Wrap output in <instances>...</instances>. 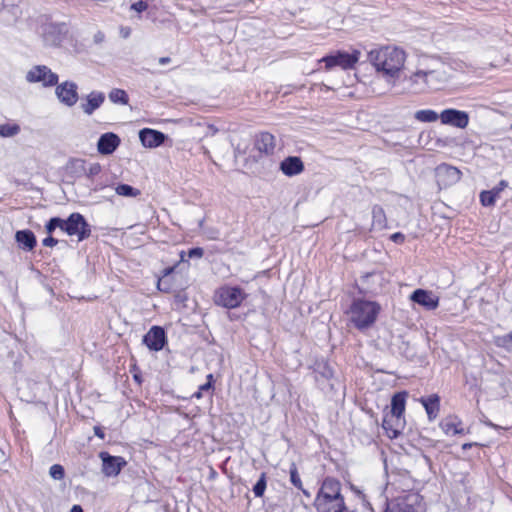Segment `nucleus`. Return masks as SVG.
Wrapping results in <instances>:
<instances>
[{
	"instance_id": "f257e3e1",
	"label": "nucleus",
	"mask_w": 512,
	"mask_h": 512,
	"mask_svg": "<svg viewBox=\"0 0 512 512\" xmlns=\"http://www.w3.org/2000/svg\"><path fill=\"white\" fill-rule=\"evenodd\" d=\"M406 52L393 45H384L368 52V60L377 73L386 79H397L404 69Z\"/></svg>"
},
{
	"instance_id": "f03ea898",
	"label": "nucleus",
	"mask_w": 512,
	"mask_h": 512,
	"mask_svg": "<svg viewBox=\"0 0 512 512\" xmlns=\"http://www.w3.org/2000/svg\"><path fill=\"white\" fill-rule=\"evenodd\" d=\"M381 312V305L376 301L358 298L352 301L349 309L350 320L358 330L371 327Z\"/></svg>"
},
{
	"instance_id": "7ed1b4c3",
	"label": "nucleus",
	"mask_w": 512,
	"mask_h": 512,
	"mask_svg": "<svg viewBox=\"0 0 512 512\" xmlns=\"http://www.w3.org/2000/svg\"><path fill=\"white\" fill-rule=\"evenodd\" d=\"M248 294L238 285L224 284L215 289L213 303L228 310L237 309L247 300Z\"/></svg>"
},
{
	"instance_id": "20e7f679",
	"label": "nucleus",
	"mask_w": 512,
	"mask_h": 512,
	"mask_svg": "<svg viewBox=\"0 0 512 512\" xmlns=\"http://www.w3.org/2000/svg\"><path fill=\"white\" fill-rule=\"evenodd\" d=\"M360 57L361 51L358 49H352L351 52L337 50L322 57L319 60V63H324V69L326 71H330L335 67H339L342 70L347 71L355 69Z\"/></svg>"
},
{
	"instance_id": "39448f33",
	"label": "nucleus",
	"mask_w": 512,
	"mask_h": 512,
	"mask_svg": "<svg viewBox=\"0 0 512 512\" xmlns=\"http://www.w3.org/2000/svg\"><path fill=\"white\" fill-rule=\"evenodd\" d=\"M184 256L185 252L181 251L180 260L177 261L174 265L166 267L161 271V275L158 276L156 282V288L159 292L170 294L188 282L183 275L176 273L177 267L182 261H184Z\"/></svg>"
},
{
	"instance_id": "423d86ee",
	"label": "nucleus",
	"mask_w": 512,
	"mask_h": 512,
	"mask_svg": "<svg viewBox=\"0 0 512 512\" xmlns=\"http://www.w3.org/2000/svg\"><path fill=\"white\" fill-rule=\"evenodd\" d=\"M276 149L275 136L267 131H261L255 134L253 138V151L256 154L251 155L255 162L274 155Z\"/></svg>"
},
{
	"instance_id": "0eeeda50",
	"label": "nucleus",
	"mask_w": 512,
	"mask_h": 512,
	"mask_svg": "<svg viewBox=\"0 0 512 512\" xmlns=\"http://www.w3.org/2000/svg\"><path fill=\"white\" fill-rule=\"evenodd\" d=\"M423 498L420 494L409 492L397 497L385 512H424Z\"/></svg>"
},
{
	"instance_id": "6e6552de",
	"label": "nucleus",
	"mask_w": 512,
	"mask_h": 512,
	"mask_svg": "<svg viewBox=\"0 0 512 512\" xmlns=\"http://www.w3.org/2000/svg\"><path fill=\"white\" fill-rule=\"evenodd\" d=\"M65 229L67 235L77 236L78 241H83L91 235L90 225L87 223L84 216L78 212L69 215Z\"/></svg>"
},
{
	"instance_id": "1a4fd4ad",
	"label": "nucleus",
	"mask_w": 512,
	"mask_h": 512,
	"mask_svg": "<svg viewBox=\"0 0 512 512\" xmlns=\"http://www.w3.org/2000/svg\"><path fill=\"white\" fill-rule=\"evenodd\" d=\"M26 80L30 83L41 82L43 86L51 87L58 83V75L45 65H37L28 71Z\"/></svg>"
},
{
	"instance_id": "9d476101",
	"label": "nucleus",
	"mask_w": 512,
	"mask_h": 512,
	"mask_svg": "<svg viewBox=\"0 0 512 512\" xmlns=\"http://www.w3.org/2000/svg\"><path fill=\"white\" fill-rule=\"evenodd\" d=\"M99 458L102 461V473L106 477L118 476L121 470L127 465V461L124 457L112 456L106 451L100 452Z\"/></svg>"
},
{
	"instance_id": "9b49d317",
	"label": "nucleus",
	"mask_w": 512,
	"mask_h": 512,
	"mask_svg": "<svg viewBox=\"0 0 512 512\" xmlns=\"http://www.w3.org/2000/svg\"><path fill=\"white\" fill-rule=\"evenodd\" d=\"M469 114L465 111L448 108L440 113V121L444 125H451L459 129H465L469 125Z\"/></svg>"
},
{
	"instance_id": "f8f14e48",
	"label": "nucleus",
	"mask_w": 512,
	"mask_h": 512,
	"mask_svg": "<svg viewBox=\"0 0 512 512\" xmlns=\"http://www.w3.org/2000/svg\"><path fill=\"white\" fill-rule=\"evenodd\" d=\"M143 343L151 351H160L167 343V337L161 326H152L143 337Z\"/></svg>"
},
{
	"instance_id": "ddd939ff",
	"label": "nucleus",
	"mask_w": 512,
	"mask_h": 512,
	"mask_svg": "<svg viewBox=\"0 0 512 512\" xmlns=\"http://www.w3.org/2000/svg\"><path fill=\"white\" fill-rule=\"evenodd\" d=\"M439 427L443 433L448 436L465 435L470 433V430L465 428L462 419L456 414L447 415L439 423Z\"/></svg>"
},
{
	"instance_id": "4468645a",
	"label": "nucleus",
	"mask_w": 512,
	"mask_h": 512,
	"mask_svg": "<svg viewBox=\"0 0 512 512\" xmlns=\"http://www.w3.org/2000/svg\"><path fill=\"white\" fill-rule=\"evenodd\" d=\"M56 95L63 104L71 107L78 101L77 85L74 82L65 81L57 85Z\"/></svg>"
},
{
	"instance_id": "2eb2a0df",
	"label": "nucleus",
	"mask_w": 512,
	"mask_h": 512,
	"mask_svg": "<svg viewBox=\"0 0 512 512\" xmlns=\"http://www.w3.org/2000/svg\"><path fill=\"white\" fill-rule=\"evenodd\" d=\"M404 426L405 418L384 414L382 428L389 439H396L401 434Z\"/></svg>"
},
{
	"instance_id": "dca6fc26",
	"label": "nucleus",
	"mask_w": 512,
	"mask_h": 512,
	"mask_svg": "<svg viewBox=\"0 0 512 512\" xmlns=\"http://www.w3.org/2000/svg\"><path fill=\"white\" fill-rule=\"evenodd\" d=\"M410 299L428 310H434L439 306V298L431 291L424 289H416Z\"/></svg>"
},
{
	"instance_id": "f3484780",
	"label": "nucleus",
	"mask_w": 512,
	"mask_h": 512,
	"mask_svg": "<svg viewBox=\"0 0 512 512\" xmlns=\"http://www.w3.org/2000/svg\"><path fill=\"white\" fill-rule=\"evenodd\" d=\"M305 169L304 162L298 156H288L280 163L281 172L288 177L301 174Z\"/></svg>"
},
{
	"instance_id": "a211bd4d",
	"label": "nucleus",
	"mask_w": 512,
	"mask_h": 512,
	"mask_svg": "<svg viewBox=\"0 0 512 512\" xmlns=\"http://www.w3.org/2000/svg\"><path fill=\"white\" fill-rule=\"evenodd\" d=\"M120 145V138L118 135L112 132L104 133L100 136L97 148L100 154L110 155Z\"/></svg>"
},
{
	"instance_id": "6ab92c4d",
	"label": "nucleus",
	"mask_w": 512,
	"mask_h": 512,
	"mask_svg": "<svg viewBox=\"0 0 512 512\" xmlns=\"http://www.w3.org/2000/svg\"><path fill=\"white\" fill-rule=\"evenodd\" d=\"M139 137L143 146L148 148L158 147L165 141L164 133L149 128L142 129L139 133Z\"/></svg>"
},
{
	"instance_id": "aec40b11",
	"label": "nucleus",
	"mask_w": 512,
	"mask_h": 512,
	"mask_svg": "<svg viewBox=\"0 0 512 512\" xmlns=\"http://www.w3.org/2000/svg\"><path fill=\"white\" fill-rule=\"evenodd\" d=\"M440 401V396L436 393L419 399V402L424 407L430 421H434L438 417L440 412Z\"/></svg>"
},
{
	"instance_id": "412c9836",
	"label": "nucleus",
	"mask_w": 512,
	"mask_h": 512,
	"mask_svg": "<svg viewBox=\"0 0 512 512\" xmlns=\"http://www.w3.org/2000/svg\"><path fill=\"white\" fill-rule=\"evenodd\" d=\"M341 483L338 479L333 477H326L315 498L329 497V496H340Z\"/></svg>"
},
{
	"instance_id": "4be33fe9",
	"label": "nucleus",
	"mask_w": 512,
	"mask_h": 512,
	"mask_svg": "<svg viewBox=\"0 0 512 512\" xmlns=\"http://www.w3.org/2000/svg\"><path fill=\"white\" fill-rule=\"evenodd\" d=\"M407 398L408 392L405 390L395 393L391 398V410L388 414L405 418Z\"/></svg>"
},
{
	"instance_id": "5701e85b",
	"label": "nucleus",
	"mask_w": 512,
	"mask_h": 512,
	"mask_svg": "<svg viewBox=\"0 0 512 512\" xmlns=\"http://www.w3.org/2000/svg\"><path fill=\"white\" fill-rule=\"evenodd\" d=\"M105 100V95L102 92L92 91L86 97V102L81 104L82 110L91 115L96 109H98Z\"/></svg>"
},
{
	"instance_id": "b1692460",
	"label": "nucleus",
	"mask_w": 512,
	"mask_h": 512,
	"mask_svg": "<svg viewBox=\"0 0 512 512\" xmlns=\"http://www.w3.org/2000/svg\"><path fill=\"white\" fill-rule=\"evenodd\" d=\"M17 243L25 250L32 251L36 245L37 240L34 233L31 230H19L15 234Z\"/></svg>"
},
{
	"instance_id": "393cba45",
	"label": "nucleus",
	"mask_w": 512,
	"mask_h": 512,
	"mask_svg": "<svg viewBox=\"0 0 512 512\" xmlns=\"http://www.w3.org/2000/svg\"><path fill=\"white\" fill-rule=\"evenodd\" d=\"M189 287V283L187 282L183 286L173 291L171 294L173 295V301L177 308H185L187 306V301L189 299L187 289Z\"/></svg>"
},
{
	"instance_id": "a878e982",
	"label": "nucleus",
	"mask_w": 512,
	"mask_h": 512,
	"mask_svg": "<svg viewBox=\"0 0 512 512\" xmlns=\"http://www.w3.org/2000/svg\"><path fill=\"white\" fill-rule=\"evenodd\" d=\"M499 198L500 196L497 194V191L493 189L483 190L479 194V201L484 207H493Z\"/></svg>"
},
{
	"instance_id": "bb28decb",
	"label": "nucleus",
	"mask_w": 512,
	"mask_h": 512,
	"mask_svg": "<svg viewBox=\"0 0 512 512\" xmlns=\"http://www.w3.org/2000/svg\"><path fill=\"white\" fill-rule=\"evenodd\" d=\"M315 371L326 380L334 377V370L327 360L317 361L315 363Z\"/></svg>"
},
{
	"instance_id": "cd10ccee",
	"label": "nucleus",
	"mask_w": 512,
	"mask_h": 512,
	"mask_svg": "<svg viewBox=\"0 0 512 512\" xmlns=\"http://www.w3.org/2000/svg\"><path fill=\"white\" fill-rule=\"evenodd\" d=\"M109 99L115 104L127 105L129 102L128 94L125 90L114 88L109 93Z\"/></svg>"
},
{
	"instance_id": "c85d7f7f",
	"label": "nucleus",
	"mask_w": 512,
	"mask_h": 512,
	"mask_svg": "<svg viewBox=\"0 0 512 512\" xmlns=\"http://www.w3.org/2000/svg\"><path fill=\"white\" fill-rule=\"evenodd\" d=\"M116 194L124 197H138L141 191L128 184H118L115 188Z\"/></svg>"
},
{
	"instance_id": "c756f323",
	"label": "nucleus",
	"mask_w": 512,
	"mask_h": 512,
	"mask_svg": "<svg viewBox=\"0 0 512 512\" xmlns=\"http://www.w3.org/2000/svg\"><path fill=\"white\" fill-rule=\"evenodd\" d=\"M415 118L420 122H435L440 119V114L438 115L434 110L424 109L419 110L415 113Z\"/></svg>"
},
{
	"instance_id": "7c9ffc66",
	"label": "nucleus",
	"mask_w": 512,
	"mask_h": 512,
	"mask_svg": "<svg viewBox=\"0 0 512 512\" xmlns=\"http://www.w3.org/2000/svg\"><path fill=\"white\" fill-rule=\"evenodd\" d=\"M494 343L497 347L504 349L512 355V331L508 334L496 337Z\"/></svg>"
},
{
	"instance_id": "2f4dec72",
	"label": "nucleus",
	"mask_w": 512,
	"mask_h": 512,
	"mask_svg": "<svg viewBox=\"0 0 512 512\" xmlns=\"http://www.w3.org/2000/svg\"><path fill=\"white\" fill-rule=\"evenodd\" d=\"M373 223L377 224L379 228H387V218L384 209L380 206H375L372 210Z\"/></svg>"
},
{
	"instance_id": "473e14b6",
	"label": "nucleus",
	"mask_w": 512,
	"mask_h": 512,
	"mask_svg": "<svg viewBox=\"0 0 512 512\" xmlns=\"http://www.w3.org/2000/svg\"><path fill=\"white\" fill-rule=\"evenodd\" d=\"M20 125L17 123H4L0 124V136L1 137H13L20 132Z\"/></svg>"
},
{
	"instance_id": "72a5a7b5",
	"label": "nucleus",
	"mask_w": 512,
	"mask_h": 512,
	"mask_svg": "<svg viewBox=\"0 0 512 512\" xmlns=\"http://www.w3.org/2000/svg\"><path fill=\"white\" fill-rule=\"evenodd\" d=\"M267 481H266V473H262L259 480L253 487V492L256 497H262L266 490Z\"/></svg>"
},
{
	"instance_id": "f704fd0d",
	"label": "nucleus",
	"mask_w": 512,
	"mask_h": 512,
	"mask_svg": "<svg viewBox=\"0 0 512 512\" xmlns=\"http://www.w3.org/2000/svg\"><path fill=\"white\" fill-rule=\"evenodd\" d=\"M290 481L296 488L303 490V484L295 465L290 468Z\"/></svg>"
},
{
	"instance_id": "c9c22d12",
	"label": "nucleus",
	"mask_w": 512,
	"mask_h": 512,
	"mask_svg": "<svg viewBox=\"0 0 512 512\" xmlns=\"http://www.w3.org/2000/svg\"><path fill=\"white\" fill-rule=\"evenodd\" d=\"M50 476L55 480H62L65 476V470L62 465L54 464L49 470Z\"/></svg>"
},
{
	"instance_id": "e433bc0d",
	"label": "nucleus",
	"mask_w": 512,
	"mask_h": 512,
	"mask_svg": "<svg viewBox=\"0 0 512 512\" xmlns=\"http://www.w3.org/2000/svg\"><path fill=\"white\" fill-rule=\"evenodd\" d=\"M101 165L99 163L91 164L88 169L85 171L86 177L89 179H93L96 175L101 172Z\"/></svg>"
},
{
	"instance_id": "4c0bfd02",
	"label": "nucleus",
	"mask_w": 512,
	"mask_h": 512,
	"mask_svg": "<svg viewBox=\"0 0 512 512\" xmlns=\"http://www.w3.org/2000/svg\"><path fill=\"white\" fill-rule=\"evenodd\" d=\"M130 372L132 373L133 375V380L138 384V385H142L143 383V378H142V374H141V371H140V368L138 367V365L136 363L132 364L130 366Z\"/></svg>"
},
{
	"instance_id": "58836bf2",
	"label": "nucleus",
	"mask_w": 512,
	"mask_h": 512,
	"mask_svg": "<svg viewBox=\"0 0 512 512\" xmlns=\"http://www.w3.org/2000/svg\"><path fill=\"white\" fill-rule=\"evenodd\" d=\"M490 442H487V443H480V442H467V443H464L462 444V450H467V449H470L472 447H480V448H486V447H489L490 446Z\"/></svg>"
},
{
	"instance_id": "ea45409f",
	"label": "nucleus",
	"mask_w": 512,
	"mask_h": 512,
	"mask_svg": "<svg viewBox=\"0 0 512 512\" xmlns=\"http://www.w3.org/2000/svg\"><path fill=\"white\" fill-rule=\"evenodd\" d=\"M147 8H148V4H147V2H145L143 0L135 2L131 5V9L135 10L138 13H141V12L147 10Z\"/></svg>"
},
{
	"instance_id": "a19ab883",
	"label": "nucleus",
	"mask_w": 512,
	"mask_h": 512,
	"mask_svg": "<svg viewBox=\"0 0 512 512\" xmlns=\"http://www.w3.org/2000/svg\"><path fill=\"white\" fill-rule=\"evenodd\" d=\"M405 235L401 232H395L390 235V240L396 244H403L405 242Z\"/></svg>"
},
{
	"instance_id": "79ce46f5",
	"label": "nucleus",
	"mask_w": 512,
	"mask_h": 512,
	"mask_svg": "<svg viewBox=\"0 0 512 512\" xmlns=\"http://www.w3.org/2000/svg\"><path fill=\"white\" fill-rule=\"evenodd\" d=\"M209 390H211L209 383L202 384V385L199 386L198 391H196L193 394V397H195L196 399H200L202 397V395H203V392L209 391Z\"/></svg>"
},
{
	"instance_id": "37998d69",
	"label": "nucleus",
	"mask_w": 512,
	"mask_h": 512,
	"mask_svg": "<svg viewBox=\"0 0 512 512\" xmlns=\"http://www.w3.org/2000/svg\"><path fill=\"white\" fill-rule=\"evenodd\" d=\"M42 244L45 247H54L58 244V239L54 238L53 236L49 235L48 237L44 238L42 240Z\"/></svg>"
},
{
	"instance_id": "c03bdc74",
	"label": "nucleus",
	"mask_w": 512,
	"mask_h": 512,
	"mask_svg": "<svg viewBox=\"0 0 512 512\" xmlns=\"http://www.w3.org/2000/svg\"><path fill=\"white\" fill-rule=\"evenodd\" d=\"M56 229V222L54 221V218H51L46 224H45V231L52 236V233Z\"/></svg>"
},
{
	"instance_id": "a18cd8bd",
	"label": "nucleus",
	"mask_w": 512,
	"mask_h": 512,
	"mask_svg": "<svg viewBox=\"0 0 512 512\" xmlns=\"http://www.w3.org/2000/svg\"><path fill=\"white\" fill-rule=\"evenodd\" d=\"M508 187V182L506 180H501L495 187L492 189L497 191V194L500 196L501 192Z\"/></svg>"
},
{
	"instance_id": "49530a36",
	"label": "nucleus",
	"mask_w": 512,
	"mask_h": 512,
	"mask_svg": "<svg viewBox=\"0 0 512 512\" xmlns=\"http://www.w3.org/2000/svg\"><path fill=\"white\" fill-rule=\"evenodd\" d=\"M53 218H54V221L56 222V228H59L66 233L65 227L67 225V219L64 220L59 217H53Z\"/></svg>"
},
{
	"instance_id": "de8ad7c7",
	"label": "nucleus",
	"mask_w": 512,
	"mask_h": 512,
	"mask_svg": "<svg viewBox=\"0 0 512 512\" xmlns=\"http://www.w3.org/2000/svg\"><path fill=\"white\" fill-rule=\"evenodd\" d=\"M53 218H54V221L56 222V228H59L66 233L65 227L67 225V219L64 220L59 217H53Z\"/></svg>"
},
{
	"instance_id": "09e8293b",
	"label": "nucleus",
	"mask_w": 512,
	"mask_h": 512,
	"mask_svg": "<svg viewBox=\"0 0 512 512\" xmlns=\"http://www.w3.org/2000/svg\"><path fill=\"white\" fill-rule=\"evenodd\" d=\"M188 254H189L190 257H194V256L202 257L203 254H204V251H203L202 248L196 247V248L190 249Z\"/></svg>"
},
{
	"instance_id": "8fccbe9b",
	"label": "nucleus",
	"mask_w": 512,
	"mask_h": 512,
	"mask_svg": "<svg viewBox=\"0 0 512 512\" xmlns=\"http://www.w3.org/2000/svg\"><path fill=\"white\" fill-rule=\"evenodd\" d=\"M95 436H97L99 439L104 440L105 439V432L102 427L100 426H94L93 428Z\"/></svg>"
},
{
	"instance_id": "3c124183",
	"label": "nucleus",
	"mask_w": 512,
	"mask_h": 512,
	"mask_svg": "<svg viewBox=\"0 0 512 512\" xmlns=\"http://www.w3.org/2000/svg\"><path fill=\"white\" fill-rule=\"evenodd\" d=\"M120 34H121V36H122L123 38H127V37H129V36H130V34H131V28H130V27H127V26H126V27L122 26V27L120 28Z\"/></svg>"
},
{
	"instance_id": "603ef678",
	"label": "nucleus",
	"mask_w": 512,
	"mask_h": 512,
	"mask_svg": "<svg viewBox=\"0 0 512 512\" xmlns=\"http://www.w3.org/2000/svg\"><path fill=\"white\" fill-rule=\"evenodd\" d=\"M441 168L446 169L447 172L451 171V172L456 173V174L460 173V171L456 167H452V166H448V165H443Z\"/></svg>"
},
{
	"instance_id": "864d4df0",
	"label": "nucleus",
	"mask_w": 512,
	"mask_h": 512,
	"mask_svg": "<svg viewBox=\"0 0 512 512\" xmlns=\"http://www.w3.org/2000/svg\"><path fill=\"white\" fill-rule=\"evenodd\" d=\"M170 62H171V58H170V57H166V56H165V57H160V58L158 59V63H159L160 65H166V64H168V63H170Z\"/></svg>"
},
{
	"instance_id": "5fc2aeb1",
	"label": "nucleus",
	"mask_w": 512,
	"mask_h": 512,
	"mask_svg": "<svg viewBox=\"0 0 512 512\" xmlns=\"http://www.w3.org/2000/svg\"><path fill=\"white\" fill-rule=\"evenodd\" d=\"M485 424L488 426V427H491L495 430H500V429H503V427L491 422V421H486Z\"/></svg>"
},
{
	"instance_id": "6e6d98bb",
	"label": "nucleus",
	"mask_w": 512,
	"mask_h": 512,
	"mask_svg": "<svg viewBox=\"0 0 512 512\" xmlns=\"http://www.w3.org/2000/svg\"><path fill=\"white\" fill-rule=\"evenodd\" d=\"M206 378H207V382L206 383H209L210 384V389H213V383H214L213 374H208Z\"/></svg>"
},
{
	"instance_id": "4d7b16f0",
	"label": "nucleus",
	"mask_w": 512,
	"mask_h": 512,
	"mask_svg": "<svg viewBox=\"0 0 512 512\" xmlns=\"http://www.w3.org/2000/svg\"><path fill=\"white\" fill-rule=\"evenodd\" d=\"M71 512H84L80 505H74L71 508Z\"/></svg>"
},
{
	"instance_id": "13d9d810",
	"label": "nucleus",
	"mask_w": 512,
	"mask_h": 512,
	"mask_svg": "<svg viewBox=\"0 0 512 512\" xmlns=\"http://www.w3.org/2000/svg\"><path fill=\"white\" fill-rule=\"evenodd\" d=\"M103 37H104V35H103L101 32H99V33L96 35V38H97V40H99V41H100V40H102V39H103Z\"/></svg>"
},
{
	"instance_id": "bf43d9fd",
	"label": "nucleus",
	"mask_w": 512,
	"mask_h": 512,
	"mask_svg": "<svg viewBox=\"0 0 512 512\" xmlns=\"http://www.w3.org/2000/svg\"><path fill=\"white\" fill-rule=\"evenodd\" d=\"M211 476H212V477H215V476H216V471H215L213 468H211Z\"/></svg>"
}]
</instances>
